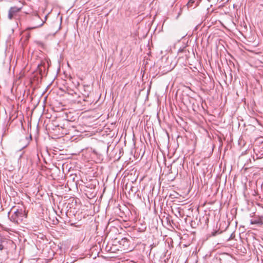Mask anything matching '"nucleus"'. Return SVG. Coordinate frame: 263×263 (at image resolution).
I'll return each instance as SVG.
<instances>
[{"mask_svg": "<svg viewBox=\"0 0 263 263\" xmlns=\"http://www.w3.org/2000/svg\"><path fill=\"white\" fill-rule=\"evenodd\" d=\"M24 215V211L22 209H17L14 211V214L11 216V218L13 219L14 221L18 222L19 221L22 220Z\"/></svg>", "mask_w": 263, "mask_h": 263, "instance_id": "1", "label": "nucleus"}, {"mask_svg": "<svg viewBox=\"0 0 263 263\" xmlns=\"http://www.w3.org/2000/svg\"><path fill=\"white\" fill-rule=\"evenodd\" d=\"M20 11V8H18L16 7H11L9 11L8 18L10 20H12L17 15V14Z\"/></svg>", "mask_w": 263, "mask_h": 263, "instance_id": "2", "label": "nucleus"}, {"mask_svg": "<svg viewBox=\"0 0 263 263\" xmlns=\"http://www.w3.org/2000/svg\"><path fill=\"white\" fill-rule=\"evenodd\" d=\"M250 223L251 224H257L259 226L262 225L263 216L256 217L254 219H251L250 220Z\"/></svg>", "mask_w": 263, "mask_h": 263, "instance_id": "3", "label": "nucleus"}, {"mask_svg": "<svg viewBox=\"0 0 263 263\" xmlns=\"http://www.w3.org/2000/svg\"><path fill=\"white\" fill-rule=\"evenodd\" d=\"M196 4V0H189L188 3L187 4V6L188 8H190L193 6L194 7V6Z\"/></svg>", "mask_w": 263, "mask_h": 263, "instance_id": "4", "label": "nucleus"}, {"mask_svg": "<svg viewBox=\"0 0 263 263\" xmlns=\"http://www.w3.org/2000/svg\"><path fill=\"white\" fill-rule=\"evenodd\" d=\"M43 24H44V22L42 21L40 24L35 26L31 27H28L27 28V29L30 30V29H35V28H39V27L42 26L43 25Z\"/></svg>", "mask_w": 263, "mask_h": 263, "instance_id": "5", "label": "nucleus"}, {"mask_svg": "<svg viewBox=\"0 0 263 263\" xmlns=\"http://www.w3.org/2000/svg\"><path fill=\"white\" fill-rule=\"evenodd\" d=\"M201 1V0H196V4L195 5L194 8L197 7Z\"/></svg>", "mask_w": 263, "mask_h": 263, "instance_id": "6", "label": "nucleus"}, {"mask_svg": "<svg viewBox=\"0 0 263 263\" xmlns=\"http://www.w3.org/2000/svg\"><path fill=\"white\" fill-rule=\"evenodd\" d=\"M4 248L2 244H0V250H2Z\"/></svg>", "mask_w": 263, "mask_h": 263, "instance_id": "7", "label": "nucleus"}]
</instances>
